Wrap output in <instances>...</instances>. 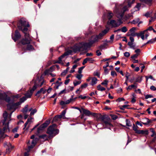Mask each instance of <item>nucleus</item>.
Wrapping results in <instances>:
<instances>
[{
  "label": "nucleus",
  "mask_w": 156,
  "mask_h": 156,
  "mask_svg": "<svg viewBox=\"0 0 156 156\" xmlns=\"http://www.w3.org/2000/svg\"><path fill=\"white\" fill-rule=\"evenodd\" d=\"M85 66H83L79 69V73H81L82 70L84 68Z\"/></svg>",
  "instance_id": "obj_56"
},
{
  "label": "nucleus",
  "mask_w": 156,
  "mask_h": 156,
  "mask_svg": "<svg viewBox=\"0 0 156 156\" xmlns=\"http://www.w3.org/2000/svg\"><path fill=\"white\" fill-rule=\"evenodd\" d=\"M136 30V28L135 27H133L130 29L129 30V32L130 33H135V31Z\"/></svg>",
  "instance_id": "obj_42"
},
{
  "label": "nucleus",
  "mask_w": 156,
  "mask_h": 156,
  "mask_svg": "<svg viewBox=\"0 0 156 156\" xmlns=\"http://www.w3.org/2000/svg\"><path fill=\"white\" fill-rule=\"evenodd\" d=\"M28 105H26L22 110V112L23 114L27 113V112H30L31 110V108L28 109Z\"/></svg>",
  "instance_id": "obj_18"
},
{
  "label": "nucleus",
  "mask_w": 156,
  "mask_h": 156,
  "mask_svg": "<svg viewBox=\"0 0 156 156\" xmlns=\"http://www.w3.org/2000/svg\"><path fill=\"white\" fill-rule=\"evenodd\" d=\"M108 81L107 80H105L103 82H102L101 84L102 85H107L108 84Z\"/></svg>",
  "instance_id": "obj_58"
},
{
  "label": "nucleus",
  "mask_w": 156,
  "mask_h": 156,
  "mask_svg": "<svg viewBox=\"0 0 156 156\" xmlns=\"http://www.w3.org/2000/svg\"><path fill=\"white\" fill-rule=\"evenodd\" d=\"M98 80L95 77H92L91 79V81L90 84L93 86L97 83Z\"/></svg>",
  "instance_id": "obj_21"
},
{
  "label": "nucleus",
  "mask_w": 156,
  "mask_h": 156,
  "mask_svg": "<svg viewBox=\"0 0 156 156\" xmlns=\"http://www.w3.org/2000/svg\"><path fill=\"white\" fill-rule=\"evenodd\" d=\"M142 76H138L135 79V81L134 83V84H136V82L140 83L142 81Z\"/></svg>",
  "instance_id": "obj_19"
},
{
  "label": "nucleus",
  "mask_w": 156,
  "mask_h": 156,
  "mask_svg": "<svg viewBox=\"0 0 156 156\" xmlns=\"http://www.w3.org/2000/svg\"><path fill=\"white\" fill-rule=\"evenodd\" d=\"M12 114V113H10L8 117V114L6 111H5L3 114V119L1 121V122L2 123V125L4 126L3 128L2 131H0V137L2 136L5 132L9 131L8 126L9 121L10 120Z\"/></svg>",
  "instance_id": "obj_1"
},
{
  "label": "nucleus",
  "mask_w": 156,
  "mask_h": 156,
  "mask_svg": "<svg viewBox=\"0 0 156 156\" xmlns=\"http://www.w3.org/2000/svg\"><path fill=\"white\" fill-rule=\"evenodd\" d=\"M76 98H73V96H72V98H70L68 100L65 101V103L66 105L68 104L70 102L74 101L75 100Z\"/></svg>",
  "instance_id": "obj_26"
},
{
  "label": "nucleus",
  "mask_w": 156,
  "mask_h": 156,
  "mask_svg": "<svg viewBox=\"0 0 156 156\" xmlns=\"http://www.w3.org/2000/svg\"><path fill=\"white\" fill-rule=\"evenodd\" d=\"M30 42L29 43L26 44H27V46L26 48L27 50L30 51L34 49L32 46L30 44Z\"/></svg>",
  "instance_id": "obj_29"
},
{
  "label": "nucleus",
  "mask_w": 156,
  "mask_h": 156,
  "mask_svg": "<svg viewBox=\"0 0 156 156\" xmlns=\"http://www.w3.org/2000/svg\"><path fill=\"white\" fill-rule=\"evenodd\" d=\"M140 20V19L138 18H136L132 22H131V23L133 24H136L138 23Z\"/></svg>",
  "instance_id": "obj_37"
},
{
  "label": "nucleus",
  "mask_w": 156,
  "mask_h": 156,
  "mask_svg": "<svg viewBox=\"0 0 156 156\" xmlns=\"http://www.w3.org/2000/svg\"><path fill=\"white\" fill-rule=\"evenodd\" d=\"M110 120V119L109 118H107L103 122L106 125H111Z\"/></svg>",
  "instance_id": "obj_23"
},
{
  "label": "nucleus",
  "mask_w": 156,
  "mask_h": 156,
  "mask_svg": "<svg viewBox=\"0 0 156 156\" xmlns=\"http://www.w3.org/2000/svg\"><path fill=\"white\" fill-rule=\"evenodd\" d=\"M128 44L130 48H133V49H135V46L133 45V42H129L128 43Z\"/></svg>",
  "instance_id": "obj_39"
},
{
  "label": "nucleus",
  "mask_w": 156,
  "mask_h": 156,
  "mask_svg": "<svg viewBox=\"0 0 156 156\" xmlns=\"http://www.w3.org/2000/svg\"><path fill=\"white\" fill-rule=\"evenodd\" d=\"M87 86V83H84L83 84L81 85V86L80 88L83 89L86 88Z\"/></svg>",
  "instance_id": "obj_55"
},
{
  "label": "nucleus",
  "mask_w": 156,
  "mask_h": 156,
  "mask_svg": "<svg viewBox=\"0 0 156 156\" xmlns=\"http://www.w3.org/2000/svg\"><path fill=\"white\" fill-rule=\"evenodd\" d=\"M137 126H135V125L133 124V129L134 131H135V132L137 133H138V131H139V130H138L137 129Z\"/></svg>",
  "instance_id": "obj_43"
},
{
  "label": "nucleus",
  "mask_w": 156,
  "mask_h": 156,
  "mask_svg": "<svg viewBox=\"0 0 156 156\" xmlns=\"http://www.w3.org/2000/svg\"><path fill=\"white\" fill-rule=\"evenodd\" d=\"M40 138H42L44 140H46L48 139L47 136L46 134H44L39 136Z\"/></svg>",
  "instance_id": "obj_38"
},
{
  "label": "nucleus",
  "mask_w": 156,
  "mask_h": 156,
  "mask_svg": "<svg viewBox=\"0 0 156 156\" xmlns=\"http://www.w3.org/2000/svg\"><path fill=\"white\" fill-rule=\"evenodd\" d=\"M111 116L112 119L114 120L118 118L117 116L115 115H111Z\"/></svg>",
  "instance_id": "obj_57"
},
{
  "label": "nucleus",
  "mask_w": 156,
  "mask_h": 156,
  "mask_svg": "<svg viewBox=\"0 0 156 156\" xmlns=\"http://www.w3.org/2000/svg\"><path fill=\"white\" fill-rule=\"evenodd\" d=\"M50 122V120H47L44 123L41 125L37 129V133H39L41 131L43 130L49 124Z\"/></svg>",
  "instance_id": "obj_12"
},
{
  "label": "nucleus",
  "mask_w": 156,
  "mask_h": 156,
  "mask_svg": "<svg viewBox=\"0 0 156 156\" xmlns=\"http://www.w3.org/2000/svg\"><path fill=\"white\" fill-rule=\"evenodd\" d=\"M87 62H89L90 63H93L94 61V60L92 58H87Z\"/></svg>",
  "instance_id": "obj_40"
},
{
  "label": "nucleus",
  "mask_w": 156,
  "mask_h": 156,
  "mask_svg": "<svg viewBox=\"0 0 156 156\" xmlns=\"http://www.w3.org/2000/svg\"><path fill=\"white\" fill-rule=\"evenodd\" d=\"M38 87L37 83V81L34 82V85L33 86L32 89L30 90L33 93L34 91Z\"/></svg>",
  "instance_id": "obj_25"
},
{
  "label": "nucleus",
  "mask_w": 156,
  "mask_h": 156,
  "mask_svg": "<svg viewBox=\"0 0 156 156\" xmlns=\"http://www.w3.org/2000/svg\"><path fill=\"white\" fill-rule=\"evenodd\" d=\"M38 140V139L36 138L34 139H33V140L31 142V145H28V152H29L31 148H33L35 146Z\"/></svg>",
  "instance_id": "obj_15"
},
{
  "label": "nucleus",
  "mask_w": 156,
  "mask_h": 156,
  "mask_svg": "<svg viewBox=\"0 0 156 156\" xmlns=\"http://www.w3.org/2000/svg\"><path fill=\"white\" fill-rule=\"evenodd\" d=\"M97 88L98 90L101 91H103L105 90V88L101 87L100 85H99L97 86Z\"/></svg>",
  "instance_id": "obj_35"
},
{
  "label": "nucleus",
  "mask_w": 156,
  "mask_h": 156,
  "mask_svg": "<svg viewBox=\"0 0 156 156\" xmlns=\"http://www.w3.org/2000/svg\"><path fill=\"white\" fill-rule=\"evenodd\" d=\"M56 126V125L54 124L48 128L47 133L49 135L50 137H53L58 133L59 130L58 129H55Z\"/></svg>",
  "instance_id": "obj_4"
},
{
  "label": "nucleus",
  "mask_w": 156,
  "mask_h": 156,
  "mask_svg": "<svg viewBox=\"0 0 156 156\" xmlns=\"http://www.w3.org/2000/svg\"><path fill=\"white\" fill-rule=\"evenodd\" d=\"M24 34L25 39H22L20 42V43L23 45H25L26 44L29 43L30 41V39L29 37V34L27 33H25Z\"/></svg>",
  "instance_id": "obj_8"
},
{
  "label": "nucleus",
  "mask_w": 156,
  "mask_h": 156,
  "mask_svg": "<svg viewBox=\"0 0 156 156\" xmlns=\"http://www.w3.org/2000/svg\"><path fill=\"white\" fill-rule=\"evenodd\" d=\"M22 103L20 101L16 103H12L8 104L7 105V107L8 109L10 110L14 108L15 109L17 107L21 104Z\"/></svg>",
  "instance_id": "obj_10"
},
{
  "label": "nucleus",
  "mask_w": 156,
  "mask_h": 156,
  "mask_svg": "<svg viewBox=\"0 0 156 156\" xmlns=\"http://www.w3.org/2000/svg\"><path fill=\"white\" fill-rule=\"evenodd\" d=\"M156 41V37L150 40H149L147 43L146 44H152Z\"/></svg>",
  "instance_id": "obj_31"
},
{
  "label": "nucleus",
  "mask_w": 156,
  "mask_h": 156,
  "mask_svg": "<svg viewBox=\"0 0 156 156\" xmlns=\"http://www.w3.org/2000/svg\"><path fill=\"white\" fill-rule=\"evenodd\" d=\"M31 112L30 114V115H34V113H35L37 112V110L36 109H34L31 110L30 111Z\"/></svg>",
  "instance_id": "obj_44"
},
{
  "label": "nucleus",
  "mask_w": 156,
  "mask_h": 156,
  "mask_svg": "<svg viewBox=\"0 0 156 156\" xmlns=\"http://www.w3.org/2000/svg\"><path fill=\"white\" fill-rule=\"evenodd\" d=\"M6 144L7 147L6 149V153H9L12 149L14 147L13 146H12L10 143H7Z\"/></svg>",
  "instance_id": "obj_16"
},
{
  "label": "nucleus",
  "mask_w": 156,
  "mask_h": 156,
  "mask_svg": "<svg viewBox=\"0 0 156 156\" xmlns=\"http://www.w3.org/2000/svg\"><path fill=\"white\" fill-rule=\"evenodd\" d=\"M27 98L25 96L23 97L20 99V101L22 103L26 100Z\"/></svg>",
  "instance_id": "obj_45"
},
{
  "label": "nucleus",
  "mask_w": 156,
  "mask_h": 156,
  "mask_svg": "<svg viewBox=\"0 0 156 156\" xmlns=\"http://www.w3.org/2000/svg\"><path fill=\"white\" fill-rule=\"evenodd\" d=\"M78 51V47L77 46H74L72 50H69L67 51H66L60 57L58 58V61L57 62L60 63L62 61V58H64L65 56L69 55L71 54L73 51L74 52H76Z\"/></svg>",
  "instance_id": "obj_5"
},
{
  "label": "nucleus",
  "mask_w": 156,
  "mask_h": 156,
  "mask_svg": "<svg viewBox=\"0 0 156 156\" xmlns=\"http://www.w3.org/2000/svg\"><path fill=\"white\" fill-rule=\"evenodd\" d=\"M131 0H126L125 3H128V5L129 7H130L131 4L134 3L135 2V0H132V2H131Z\"/></svg>",
  "instance_id": "obj_30"
},
{
  "label": "nucleus",
  "mask_w": 156,
  "mask_h": 156,
  "mask_svg": "<svg viewBox=\"0 0 156 156\" xmlns=\"http://www.w3.org/2000/svg\"><path fill=\"white\" fill-rule=\"evenodd\" d=\"M21 37V35L17 30L15 31V37L13 38L14 41L15 42Z\"/></svg>",
  "instance_id": "obj_17"
},
{
  "label": "nucleus",
  "mask_w": 156,
  "mask_h": 156,
  "mask_svg": "<svg viewBox=\"0 0 156 156\" xmlns=\"http://www.w3.org/2000/svg\"><path fill=\"white\" fill-rule=\"evenodd\" d=\"M96 55L97 56H99L101 55V53L100 52L99 50H97L96 51Z\"/></svg>",
  "instance_id": "obj_60"
},
{
  "label": "nucleus",
  "mask_w": 156,
  "mask_h": 156,
  "mask_svg": "<svg viewBox=\"0 0 156 156\" xmlns=\"http://www.w3.org/2000/svg\"><path fill=\"white\" fill-rule=\"evenodd\" d=\"M108 24L114 27H118L119 26V24H118V23L114 20H111L109 22H108Z\"/></svg>",
  "instance_id": "obj_14"
},
{
  "label": "nucleus",
  "mask_w": 156,
  "mask_h": 156,
  "mask_svg": "<svg viewBox=\"0 0 156 156\" xmlns=\"http://www.w3.org/2000/svg\"><path fill=\"white\" fill-rule=\"evenodd\" d=\"M109 30L108 29H106L102 31L99 34L97 35L99 40L102 39L103 37L107 33Z\"/></svg>",
  "instance_id": "obj_13"
},
{
  "label": "nucleus",
  "mask_w": 156,
  "mask_h": 156,
  "mask_svg": "<svg viewBox=\"0 0 156 156\" xmlns=\"http://www.w3.org/2000/svg\"><path fill=\"white\" fill-rule=\"evenodd\" d=\"M87 98L86 96H83L82 95H80L79 96V98H80L82 99H85Z\"/></svg>",
  "instance_id": "obj_64"
},
{
  "label": "nucleus",
  "mask_w": 156,
  "mask_h": 156,
  "mask_svg": "<svg viewBox=\"0 0 156 156\" xmlns=\"http://www.w3.org/2000/svg\"><path fill=\"white\" fill-rule=\"evenodd\" d=\"M150 88L151 90H152L154 91L156 90V88L153 85L151 86Z\"/></svg>",
  "instance_id": "obj_62"
},
{
  "label": "nucleus",
  "mask_w": 156,
  "mask_h": 156,
  "mask_svg": "<svg viewBox=\"0 0 156 156\" xmlns=\"http://www.w3.org/2000/svg\"><path fill=\"white\" fill-rule=\"evenodd\" d=\"M105 116L100 115V119L103 122L107 118Z\"/></svg>",
  "instance_id": "obj_46"
},
{
  "label": "nucleus",
  "mask_w": 156,
  "mask_h": 156,
  "mask_svg": "<svg viewBox=\"0 0 156 156\" xmlns=\"http://www.w3.org/2000/svg\"><path fill=\"white\" fill-rule=\"evenodd\" d=\"M145 31H143L141 32L140 33H137V36H144L145 32Z\"/></svg>",
  "instance_id": "obj_47"
},
{
  "label": "nucleus",
  "mask_w": 156,
  "mask_h": 156,
  "mask_svg": "<svg viewBox=\"0 0 156 156\" xmlns=\"http://www.w3.org/2000/svg\"><path fill=\"white\" fill-rule=\"evenodd\" d=\"M37 81V83L38 87H41L44 83V80H36Z\"/></svg>",
  "instance_id": "obj_28"
},
{
  "label": "nucleus",
  "mask_w": 156,
  "mask_h": 156,
  "mask_svg": "<svg viewBox=\"0 0 156 156\" xmlns=\"http://www.w3.org/2000/svg\"><path fill=\"white\" fill-rule=\"evenodd\" d=\"M60 105L62 106L65 105L66 104L65 101H61L60 102Z\"/></svg>",
  "instance_id": "obj_61"
},
{
  "label": "nucleus",
  "mask_w": 156,
  "mask_h": 156,
  "mask_svg": "<svg viewBox=\"0 0 156 156\" xmlns=\"http://www.w3.org/2000/svg\"><path fill=\"white\" fill-rule=\"evenodd\" d=\"M127 10V6H124L121 10L120 12H118L117 13L116 16L117 17L119 18H122L123 17L125 12Z\"/></svg>",
  "instance_id": "obj_11"
},
{
  "label": "nucleus",
  "mask_w": 156,
  "mask_h": 156,
  "mask_svg": "<svg viewBox=\"0 0 156 156\" xmlns=\"http://www.w3.org/2000/svg\"><path fill=\"white\" fill-rule=\"evenodd\" d=\"M135 87H137V85L136 84H132L130 86H129L128 87L126 88V89L128 90H131L132 88Z\"/></svg>",
  "instance_id": "obj_32"
},
{
  "label": "nucleus",
  "mask_w": 156,
  "mask_h": 156,
  "mask_svg": "<svg viewBox=\"0 0 156 156\" xmlns=\"http://www.w3.org/2000/svg\"><path fill=\"white\" fill-rule=\"evenodd\" d=\"M46 91V89L44 88H42L40 90L38 91L36 94V96H38V94L41 93H42L43 94L45 93Z\"/></svg>",
  "instance_id": "obj_20"
},
{
  "label": "nucleus",
  "mask_w": 156,
  "mask_h": 156,
  "mask_svg": "<svg viewBox=\"0 0 156 156\" xmlns=\"http://www.w3.org/2000/svg\"><path fill=\"white\" fill-rule=\"evenodd\" d=\"M121 31L123 33H126L128 31V29L126 27H123L121 29Z\"/></svg>",
  "instance_id": "obj_41"
},
{
  "label": "nucleus",
  "mask_w": 156,
  "mask_h": 156,
  "mask_svg": "<svg viewBox=\"0 0 156 156\" xmlns=\"http://www.w3.org/2000/svg\"><path fill=\"white\" fill-rule=\"evenodd\" d=\"M79 110L81 113L82 112L84 114L88 116L92 115L95 117H98V114L97 113H95L91 112L90 111L87 110L83 108L82 109H80L79 108Z\"/></svg>",
  "instance_id": "obj_7"
},
{
  "label": "nucleus",
  "mask_w": 156,
  "mask_h": 156,
  "mask_svg": "<svg viewBox=\"0 0 156 156\" xmlns=\"http://www.w3.org/2000/svg\"><path fill=\"white\" fill-rule=\"evenodd\" d=\"M137 134L147 135L148 134V132L147 130H139V131H138Z\"/></svg>",
  "instance_id": "obj_22"
},
{
  "label": "nucleus",
  "mask_w": 156,
  "mask_h": 156,
  "mask_svg": "<svg viewBox=\"0 0 156 156\" xmlns=\"http://www.w3.org/2000/svg\"><path fill=\"white\" fill-rule=\"evenodd\" d=\"M0 100L5 101L9 103L11 101L10 97L8 96L6 93L2 92L1 91H0Z\"/></svg>",
  "instance_id": "obj_6"
},
{
  "label": "nucleus",
  "mask_w": 156,
  "mask_h": 156,
  "mask_svg": "<svg viewBox=\"0 0 156 156\" xmlns=\"http://www.w3.org/2000/svg\"><path fill=\"white\" fill-rule=\"evenodd\" d=\"M33 119V118L32 117H31L30 118H28L27 119V122L28 123H30V124L32 122V120Z\"/></svg>",
  "instance_id": "obj_63"
},
{
  "label": "nucleus",
  "mask_w": 156,
  "mask_h": 156,
  "mask_svg": "<svg viewBox=\"0 0 156 156\" xmlns=\"http://www.w3.org/2000/svg\"><path fill=\"white\" fill-rule=\"evenodd\" d=\"M153 30V28L152 27L150 26L147 29L144 30V31H146L147 30L151 31Z\"/></svg>",
  "instance_id": "obj_59"
},
{
  "label": "nucleus",
  "mask_w": 156,
  "mask_h": 156,
  "mask_svg": "<svg viewBox=\"0 0 156 156\" xmlns=\"http://www.w3.org/2000/svg\"><path fill=\"white\" fill-rule=\"evenodd\" d=\"M17 27L19 30H21L24 33H25L28 30L27 27H29V24L24 19L22 18L17 24Z\"/></svg>",
  "instance_id": "obj_3"
},
{
  "label": "nucleus",
  "mask_w": 156,
  "mask_h": 156,
  "mask_svg": "<svg viewBox=\"0 0 156 156\" xmlns=\"http://www.w3.org/2000/svg\"><path fill=\"white\" fill-rule=\"evenodd\" d=\"M33 94V93L30 90H28L25 94V96L27 98H30Z\"/></svg>",
  "instance_id": "obj_24"
},
{
  "label": "nucleus",
  "mask_w": 156,
  "mask_h": 156,
  "mask_svg": "<svg viewBox=\"0 0 156 156\" xmlns=\"http://www.w3.org/2000/svg\"><path fill=\"white\" fill-rule=\"evenodd\" d=\"M66 111L65 110H64L62 111L61 113V115L63 117V119H65L66 117L65 116V115L66 113Z\"/></svg>",
  "instance_id": "obj_49"
},
{
  "label": "nucleus",
  "mask_w": 156,
  "mask_h": 156,
  "mask_svg": "<svg viewBox=\"0 0 156 156\" xmlns=\"http://www.w3.org/2000/svg\"><path fill=\"white\" fill-rule=\"evenodd\" d=\"M108 45L107 44L104 43L103 44L101 45L99 47V48L100 49L102 50L105 48V47Z\"/></svg>",
  "instance_id": "obj_36"
},
{
  "label": "nucleus",
  "mask_w": 156,
  "mask_h": 156,
  "mask_svg": "<svg viewBox=\"0 0 156 156\" xmlns=\"http://www.w3.org/2000/svg\"><path fill=\"white\" fill-rule=\"evenodd\" d=\"M138 55V54H136L134 55H133L131 56V58L133 59H135V58H137V56Z\"/></svg>",
  "instance_id": "obj_50"
},
{
  "label": "nucleus",
  "mask_w": 156,
  "mask_h": 156,
  "mask_svg": "<svg viewBox=\"0 0 156 156\" xmlns=\"http://www.w3.org/2000/svg\"><path fill=\"white\" fill-rule=\"evenodd\" d=\"M58 118L57 115H56L54 118L52 122H56L58 121Z\"/></svg>",
  "instance_id": "obj_52"
},
{
  "label": "nucleus",
  "mask_w": 156,
  "mask_h": 156,
  "mask_svg": "<svg viewBox=\"0 0 156 156\" xmlns=\"http://www.w3.org/2000/svg\"><path fill=\"white\" fill-rule=\"evenodd\" d=\"M111 75L112 76H117V74L115 71H112L111 72Z\"/></svg>",
  "instance_id": "obj_54"
},
{
  "label": "nucleus",
  "mask_w": 156,
  "mask_h": 156,
  "mask_svg": "<svg viewBox=\"0 0 156 156\" xmlns=\"http://www.w3.org/2000/svg\"><path fill=\"white\" fill-rule=\"evenodd\" d=\"M141 1L147 4H150L152 2V0H141Z\"/></svg>",
  "instance_id": "obj_33"
},
{
  "label": "nucleus",
  "mask_w": 156,
  "mask_h": 156,
  "mask_svg": "<svg viewBox=\"0 0 156 156\" xmlns=\"http://www.w3.org/2000/svg\"><path fill=\"white\" fill-rule=\"evenodd\" d=\"M22 103L20 101L16 103H12L8 104L7 105V107L8 109L10 110L14 108L15 109L17 107L21 104Z\"/></svg>",
  "instance_id": "obj_9"
},
{
  "label": "nucleus",
  "mask_w": 156,
  "mask_h": 156,
  "mask_svg": "<svg viewBox=\"0 0 156 156\" xmlns=\"http://www.w3.org/2000/svg\"><path fill=\"white\" fill-rule=\"evenodd\" d=\"M126 125L128 126H131V125L130 123V121L129 120L126 119Z\"/></svg>",
  "instance_id": "obj_48"
},
{
  "label": "nucleus",
  "mask_w": 156,
  "mask_h": 156,
  "mask_svg": "<svg viewBox=\"0 0 156 156\" xmlns=\"http://www.w3.org/2000/svg\"><path fill=\"white\" fill-rule=\"evenodd\" d=\"M124 56L126 57H128L130 55V54L129 52H126L124 54Z\"/></svg>",
  "instance_id": "obj_53"
},
{
  "label": "nucleus",
  "mask_w": 156,
  "mask_h": 156,
  "mask_svg": "<svg viewBox=\"0 0 156 156\" xmlns=\"http://www.w3.org/2000/svg\"><path fill=\"white\" fill-rule=\"evenodd\" d=\"M97 35L92 36L90 41L87 43H79V51L83 50H86L94 43L99 40Z\"/></svg>",
  "instance_id": "obj_2"
},
{
  "label": "nucleus",
  "mask_w": 156,
  "mask_h": 156,
  "mask_svg": "<svg viewBox=\"0 0 156 156\" xmlns=\"http://www.w3.org/2000/svg\"><path fill=\"white\" fill-rule=\"evenodd\" d=\"M113 13L110 12H108L107 14V16L108 19L109 20L111 19L113 17Z\"/></svg>",
  "instance_id": "obj_27"
},
{
  "label": "nucleus",
  "mask_w": 156,
  "mask_h": 156,
  "mask_svg": "<svg viewBox=\"0 0 156 156\" xmlns=\"http://www.w3.org/2000/svg\"><path fill=\"white\" fill-rule=\"evenodd\" d=\"M127 35L129 36L133 37H135L136 36H137L138 34L137 33H136L135 32L132 33H130L129 32H128Z\"/></svg>",
  "instance_id": "obj_34"
},
{
  "label": "nucleus",
  "mask_w": 156,
  "mask_h": 156,
  "mask_svg": "<svg viewBox=\"0 0 156 156\" xmlns=\"http://www.w3.org/2000/svg\"><path fill=\"white\" fill-rule=\"evenodd\" d=\"M153 97V96L151 95L147 94L145 96V99H147L149 98H151Z\"/></svg>",
  "instance_id": "obj_51"
}]
</instances>
